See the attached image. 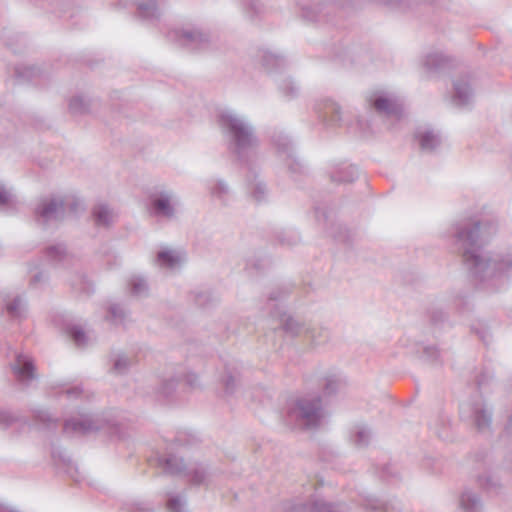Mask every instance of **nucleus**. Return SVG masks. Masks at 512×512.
Masks as SVG:
<instances>
[{"instance_id": "obj_1", "label": "nucleus", "mask_w": 512, "mask_h": 512, "mask_svg": "<svg viewBox=\"0 0 512 512\" xmlns=\"http://www.w3.org/2000/svg\"><path fill=\"white\" fill-rule=\"evenodd\" d=\"M497 231L492 218L473 217L453 226V237L464 247L463 261L476 288L487 294L505 290L512 276V250L484 252L480 246Z\"/></svg>"}, {"instance_id": "obj_2", "label": "nucleus", "mask_w": 512, "mask_h": 512, "mask_svg": "<svg viewBox=\"0 0 512 512\" xmlns=\"http://www.w3.org/2000/svg\"><path fill=\"white\" fill-rule=\"evenodd\" d=\"M218 123L227 140L229 150L248 170L247 188L250 196L258 203L265 202L269 192L266 183L256 172L259 141L254 127L245 116L234 110L221 111Z\"/></svg>"}, {"instance_id": "obj_3", "label": "nucleus", "mask_w": 512, "mask_h": 512, "mask_svg": "<svg viewBox=\"0 0 512 512\" xmlns=\"http://www.w3.org/2000/svg\"><path fill=\"white\" fill-rule=\"evenodd\" d=\"M292 291L291 285H282L276 287L269 295L268 309L273 317L280 320L281 328L291 336H303L309 344L314 347H321L326 344L330 338L329 331L321 326L306 325L293 317L286 315L281 301L288 297Z\"/></svg>"}, {"instance_id": "obj_4", "label": "nucleus", "mask_w": 512, "mask_h": 512, "mask_svg": "<svg viewBox=\"0 0 512 512\" xmlns=\"http://www.w3.org/2000/svg\"><path fill=\"white\" fill-rule=\"evenodd\" d=\"M326 414L318 395H306L287 402L285 423L293 429L314 431L325 422Z\"/></svg>"}, {"instance_id": "obj_5", "label": "nucleus", "mask_w": 512, "mask_h": 512, "mask_svg": "<svg viewBox=\"0 0 512 512\" xmlns=\"http://www.w3.org/2000/svg\"><path fill=\"white\" fill-rule=\"evenodd\" d=\"M327 493L321 483L308 499H294L280 503L274 512H348L346 504H334L327 500Z\"/></svg>"}, {"instance_id": "obj_6", "label": "nucleus", "mask_w": 512, "mask_h": 512, "mask_svg": "<svg viewBox=\"0 0 512 512\" xmlns=\"http://www.w3.org/2000/svg\"><path fill=\"white\" fill-rule=\"evenodd\" d=\"M167 38L180 47L193 52L206 51L211 45L208 32L195 24L172 28L167 32Z\"/></svg>"}, {"instance_id": "obj_7", "label": "nucleus", "mask_w": 512, "mask_h": 512, "mask_svg": "<svg viewBox=\"0 0 512 512\" xmlns=\"http://www.w3.org/2000/svg\"><path fill=\"white\" fill-rule=\"evenodd\" d=\"M158 462L166 473L172 475L184 474L195 485L206 484L210 477V471L205 465L198 463L186 464L183 458L176 454L170 453L161 456Z\"/></svg>"}, {"instance_id": "obj_8", "label": "nucleus", "mask_w": 512, "mask_h": 512, "mask_svg": "<svg viewBox=\"0 0 512 512\" xmlns=\"http://www.w3.org/2000/svg\"><path fill=\"white\" fill-rule=\"evenodd\" d=\"M181 209V198L172 189L159 188L150 196V214L168 221L175 220Z\"/></svg>"}, {"instance_id": "obj_9", "label": "nucleus", "mask_w": 512, "mask_h": 512, "mask_svg": "<svg viewBox=\"0 0 512 512\" xmlns=\"http://www.w3.org/2000/svg\"><path fill=\"white\" fill-rule=\"evenodd\" d=\"M106 421L98 414L85 408H79L75 415L67 418L63 424L66 435H85L103 429Z\"/></svg>"}, {"instance_id": "obj_10", "label": "nucleus", "mask_w": 512, "mask_h": 512, "mask_svg": "<svg viewBox=\"0 0 512 512\" xmlns=\"http://www.w3.org/2000/svg\"><path fill=\"white\" fill-rule=\"evenodd\" d=\"M460 417L471 422L479 432L489 431L492 423V412L480 395L461 403Z\"/></svg>"}, {"instance_id": "obj_11", "label": "nucleus", "mask_w": 512, "mask_h": 512, "mask_svg": "<svg viewBox=\"0 0 512 512\" xmlns=\"http://www.w3.org/2000/svg\"><path fill=\"white\" fill-rule=\"evenodd\" d=\"M272 141L281 158L285 161L288 173L293 180H297L305 172V166L295 155L291 139L283 131L275 132Z\"/></svg>"}, {"instance_id": "obj_12", "label": "nucleus", "mask_w": 512, "mask_h": 512, "mask_svg": "<svg viewBox=\"0 0 512 512\" xmlns=\"http://www.w3.org/2000/svg\"><path fill=\"white\" fill-rule=\"evenodd\" d=\"M2 313L10 320L21 322L28 317L29 304L25 292L11 291L2 296Z\"/></svg>"}, {"instance_id": "obj_13", "label": "nucleus", "mask_w": 512, "mask_h": 512, "mask_svg": "<svg viewBox=\"0 0 512 512\" xmlns=\"http://www.w3.org/2000/svg\"><path fill=\"white\" fill-rule=\"evenodd\" d=\"M65 203L61 198L42 199L35 208L36 221L44 226H50L63 220Z\"/></svg>"}, {"instance_id": "obj_14", "label": "nucleus", "mask_w": 512, "mask_h": 512, "mask_svg": "<svg viewBox=\"0 0 512 512\" xmlns=\"http://www.w3.org/2000/svg\"><path fill=\"white\" fill-rule=\"evenodd\" d=\"M370 105L380 114L400 117L402 103L397 96L391 93L381 92L369 99Z\"/></svg>"}, {"instance_id": "obj_15", "label": "nucleus", "mask_w": 512, "mask_h": 512, "mask_svg": "<svg viewBox=\"0 0 512 512\" xmlns=\"http://www.w3.org/2000/svg\"><path fill=\"white\" fill-rule=\"evenodd\" d=\"M11 368L16 380L23 386H29L36 379L34 362L28 354L17 353Z\"/></svg>"}, {"instance_id": "obj_16", "label": "nucleus", "mask_w": 512, "mask_h": 512, "mask_svg": "<svg viewBox=\"0 0 512 512\" xmlns=\"http://www.w3.org/2000/svg\"><path fill=\"white\" fill-rule=\"evenodd\" d=\"M314 110L319 119L328 127H335L343 121L339 106L331 99L318 101Z\"/></svg>"}, {"instance_id": "obj_17", "label": "nucleus", "mask_w": 512, "mask_h": 512, "mask_svg": "<svg viewBox=\"0 0 512 512\" xmlns=\"http://www.w3.org/2000/svg\"><path fill=\"white\" fill-rule=\"evenodd\" d=\"M453 86V103L459 107H468L474 98V91L468 76L459 77L454 81Z\"/></svg>"}, {"instance_id": "obj_18", "label": "nucleus", "mask_w": 512, "mask_h": 512, "mask_svg": "<svg viewBox=\"0 0 512 512\" xmlns=\"http://www.w3.org/2000/svg\"><path fill=\"white\" fill-rule=\"evenodd\" d=\"M208 189L211 197L223 206H228L233 201V191L224 179H211L208 183Z\"/></svg>"}, {"instance_id": "obj_19", "label": "nucleus", "mask_w": 512, "mask_h": 512, "mask_svg": "<svg viewBox=\"0 0 512 512\" xmlns=\"http://www.w3.org/2000/svg\"><path fill=\"white\" fill-rule=\"evenodd\" d=\"M92 216L95 224L98 227H110L117 219L118 215L106 203H98L92 210Z\"/></svg>"}, {"instance_id": "obj_20", "label": "nucleus", "mask_w": 512, "mask_h": 512, "mask_svg": "<svg viewBox=\"0 0 512 512\" xmlns=\"http://www.w3.org/2000/svg\"><path fill=\"white\" fill-rule=\"evenodd\" d=\"M359 175L358 168L349 163L335 165L330 171V178L333 182L348 183L354 181Z\"/></svg>"}, {"instance_id": "obj_21", "label": "nucleus", "mask_w": 512, "mask_h": 512, "mask_svg": "<svg viewBox=\"0 0 512 512\" xmlns=\"http://www.w3.org/2000/svg\"><path fill=\"white\" fill-rule=\"evenodd\" d=\"M163 1L164 0H138L136 7L139 17L150 22L158 20L161 15L160 4Z\"/></svg>"}, {"instance_id": "obj_22", "label": "nucleus", "mask_w": 512, "mask_h": 512, "mask_svg": "<svg viewBox=\"0 0 512 512\" xmlns=\"http://www.w3.org/2000/svg\"><path fill=\"white\" fill-rule=\"evenodd\" d=\"M371 431L367 425L363 423H356L349 429L348 437L349 441L356 448H365L368 446L371 440Z\"/></svg>"}, {"instance_id": "obj_23", "label": "nucleus", "mask_w": 512, "mask_h": 512, "mask_svg": "<svg viewBox=\"0 0 512 512\" xmlns=\"http://www.w3.org/2000/svg\"><path fill=\"white\" fill-rule=\"evenodd\" d=\"M261 62L269 74H277L278 72H281L286 66V60L284 57L270 50L262 52Z\"/></svg>"}, {"instance_id": "obj_24", "label": "nucleus", "mask_w": 512, "mask_h": 512, "mask_svg": "<svg viewBox=\"0 0 512 512\" xmlns=\"http://www.w3.org/2000/svg\"><path fill=\"white\" fill-rule=\"evenodd\" d=\"M275 82L284 99L290 101L299 96L300 86L290 76H277Z\"/></svg>"}, {"instance_id": "obj_25", "label": "nucleus", "mask_w": 512, "mask_h": 512, "mask_svg": "<svg viewBox=\"0 0 512 512\" xmlns=\"http://www.w3.org/2000/svg\"><path fill=\"white\" fill-rule=\"evenodd\" d=\"M110 360L112 362V371L119 375L126 374L133 365V358L123 351H114L110 356Z\"/></svg>"}, {"instance_id": "obj_26", "label": "nucleus", "mask_w": 512, "mask_h": 512, "mask_svg": "<svg viewBox=\"0 0 512 512\" xmlns=\"http://www.w3.org/2000/svg\"><path fill=\"white\" fill-rule=\"evenodd\" d=\"M416 137L422 151L432 152L441 143L440 136L432 130L417 131Z\"/></svg>"}, {"instance_id": "obj_27", "label": "nucleus", "mask_w": 512, "mask_h": 512, "mask_svg": "<svg viewBox=\"0 0 512 512\" xmlns=\"http://www.w3.org/2000/svg\"><path fill=\"white\" fill-rule=\"evenodd\" d=\"M448 63V56L442 51H432L426 54L423 60V66L429 72L442 69Z\"/></svg>"}, {"instance_id": "obj_28", "label": "nucleus", "mask_w": 512, "mask_h": 512, "mask_svg": "<svg viewBox=\"0 0 512 512\" xmlns=\"http://www.w3.org/2000/svg\"><path fill=\"white\" fill-rule=\"evenodd\" d=\"M460 507L464 512H478L482 508V503L475 492L465 489L460 496Z\"/></svg>"}, {"instance_id": "obj_29", "label": "nucleus", "mask_w": 512, "mask_h": 512, "mask_svg": "<svg viewBox=\"0 0 512 512\" xmlns=\"http://www.w3.org/2000/svg\"><path fill=\"white\" fill-rule=\"evenodd\" d=\"M130 293L138 298L146 297L149 293L147 280L141 275H133L128 281Z\"/></svg>"}, {"instance_id": "obj_30", "label": "nucleus", "mask_w": 512, "mask_h": 512, "mask_svg": "<svg viewBox=\"0 0 512 512\" xmlns=\"http://www.w3.org/2000/svg\"><path fill=\"white\" fill-rule=\"evenodd\" d=\"M181 261V257L178 252L174 250H161L157 253V262L159 266L174 269Z\"/></svg>"}, {"instance_id": "obj_31", "label": "nucleus", "mask_w": 512, "mask_h": 512, "mask_svg": "<svg viewBox=\"0 0 512 512\" xmlns=\"http://www.w3.org/2000/svg\"><path fill=\"white\" fill-rule=\"evenodd\" d=\"M45 255L54 265L65 262L68 259L66 248L63 244H57L47 247Z\"/></svg>"}, {"instance_id": "obj_32", "label": "nucleus", "mask_w": 512, "mask_h": 512, "mask_svg": "<svg viewBox=\"0 0 512 512\" xmlns=\"http://www.w3.org/2000/svg\"><path fill=\"white\" fill-rule=\"evenodd\" d=\"M128 318L126 309L120 304H111L108 308L107 320L115 325L125 324Z\"/></svg>"}, {"instance_id": "obj_33", "label": "nucleus", "mask_w": 512, "mask_h": 512, "mask_svg": "<svg viewBox=\"0 0 512 512\" xmlns=\"http://www.w3.org/2000/svg\"><path fill=\"white\" fill-rule=\"evenodd\" d=\"M168 512H187V501L184 495L171 494L166 501Z\"/></svg>"}, {"instance_id": "obj_34", "label": "nucleus", "mask_w": 512, "mask_h": 512, "mask_svg": "<svg viewBox=\"0 0 512 512\" xmlns=\"http://www.w3.org/2000/svg\"><path fill=\"white\" fill-rule=\"evenodd\" d=\"M67 334L73 340L76 346L83 348L88 343V337L84 330L78 325H69L66 328Z\"/></svg>"}, {"instance_id": "obj_35", "label": "nucleus", "mask_w": 512, "mask_h": 512, "mask_svg": "<svg viewBox=\"0 0 512 512\" xmlns=\"http://www.w3.org/2000/svg\"><path fill=\"white\" fill-rule=\"evenodd\" d=\"M69 111L74 114H84L89 109V101L80 95L74 96L69 101Z\"/></svg>"}, {"instance_id": "obj_36", "label": "nucleus", "mask_w": 512, "mask_h": 512, "mask_svg": "<svg viewBox=\"0 0 512 512\" xmlns=\"http://www.w3.org/2000/svg\"><path fill=\"white\" fill-rule=\"evenodd\" d=\"M478 484L484 488L487 492L496 491L500 483L498 478L488 473L483 476H479L477 479Z\"/></svg>"}, {"instance_id": "obj_37", "label": "nucleus", "mask_w": 512, "mask_h": 512, "mask_svg": "<svg viewBox=\"0 0 512 512\" xmlns=\"http://www.w3.org/2000/svg\"><path fill=\"white\" fill-rule=\"evenodd\" d=\"M127 512H154L153 506L147 501L135 500L125 504Z\"/></svg>"}, {"instance_id": "obj_38", "label": "nucleus", "mask_w": 512, "mask_h": 512, "mask_svg": "<svg viewBox=\"0 0 512 512\" xmlns=\"http://www.w3.org/2000/svg\"><path fill=\"white\" fill-rule=\"evenodd\" d=\"M351 130L366 136L370 133V123L362 116H357L353 123L348 124Z\"/></svg>"}, {"instance_id": "obj_39", "label": "nucleus", "mask_w": 512, "mask_h": 512, "mask_svg": "<svg viewBox=\"0 0 512 512\" xmlns=\"http://www.w3.org/2000/svg\"><path fill=\"white\" fill-rule=\"evenodd\" d=\"M36 420L43 424L47 428H53L57 426V418H55L49 411L47 410H39L35 415Z\"/></svg>"}, {"instance_id": "obj_40", "label": "nucleus", "mask_w": 512, "mask_h": 512, "mask_svg": "<svg viewBox=\"0 0 512 512\" xmlns=\"http://www.w3.org/2000/svg\"><path fill=\"white\" fill-rule=\"evenodd\" d=\"M243 10L249 18H253L260 13L261 4L259 0H241Z\"/></svg>"}, {"instance_id": "obj_41", "label": "nucleus", "mask_w": 512, "mask_h": 512, "mask_svg": "<svg viewBox=\"0 0 512 512\" xmlns=\"http://www.w3.org/2000/svg\"><path fill=\"white\" fill-rule=\"evenodd\" d=\"M15 73L18 79L31 80L40 73V70L33 66H25L17 67Z\"/></svg>"}, {"instance_id": "obj_42", "label": "nucleus", "mask_w": 512, "mask_h": 512, "mask_svg": "<svg viewBox=\"0 0 512 512\" xmlns=\"http://www.w3.org/2000/svg\"><path fill=\"white\" fill-rule=\"evenodd\" d=\"M13 203V193L0 181V207L11 206Z\"/></svg>"}, {"instance_id": "obj_43", "label": "nucleus", "mask_w": 512, "mask_h": 512, "mask_svg": "<svg viewBox=\"0 0 512 512\" xmlns=\"http://www.w3.org/2000/svg\"><path fill=\"white\" fill-rule=\"evenodd\" d=\"M47 276L43 271H36L29 280V285L31 288L39 289L42 288L47 283Z\"/></svg>"}, {"instance_id": "obj_44", "label": "nucleus", "mask_w": 512, "mask_h": 512, "mask_svg": "<svg viewBox=\"0 0 512 512\" xmlns=\"http://www.w3.org/2000/svg\"><path fill=\"white\" fill-rule=\"evenodd\" d=\"M15 420L16 417L9 410L0 408V429H6Z\"/></svg>"}, {"instance_id": "obj_45", "label": "nucleus", "mask_w": 512, "mask_h": 512, "mask_svg": "<svg viewBox=\"0 0 512 512\" xmlns=\"http://www.w3.org/2000/svg\"><path fill=\"white\" fill-rule=\"evenodd\" d=\"M62 393L68 398V399H78L80 398L84 392H83V389L81 388V386L79 385H73V386H69V387H66Z\"/></svg>"}, {"instance_id": "obj_46", "label": "nucleus", "mask_w": 512, "mask_h": 512, "mask_svg": "<svg viewBox=\"0 0 512 512\" xmlns=\"http://www.w3.org/2000/svg\"><path fill=\"white\" fill-rule=\"evenodd\" d=\"M340 380L336 376L325 379L324 392L328 395L333 394L339 387Z\"/></svg>"}, {"instance_id": "obj_47", "label": "nucleus", "mask_w": 512, "mask_h": 512, "mask_svg": "<svg viewBox=\"0 0 512 512\" xmlns=\"http://www.w3.org/2000/svg\"><path fill=\"white\" fill-rule=\"evenodd\" d=\"M439 351L433 346H426L423 348V357L431 362H436L439 358Z\"/></svg>"}, {"instance_id": "obj_48", "label": "nucleus", "mask_w": 512, "mask_h": 512, "mask_svg": "<svg viewBox=\"0 0 512 512\" xmlns=\"http://www.w3.org/2000/svg\"><path fill=\"white\" fill-rule=\"evenodd\" d=\"M72 285L79 291L87 294H89L93 290L91 283L85 277H81L79 285L74 283Z\"/></svg>"}, {"instance_id": "obj_49", "label": "nucleus", "mask_w": 512, "mask_h": 512, "mask_svg": "<svg viewBox=\"0 0 512 512\" xmlns=\"http://www.w3.org/2000/svg\"><path fill=\"white\" fill-rule=\"evenodd\" d=\"M175 379H167L163 382L161 387V393L164 396H169L172 391L175 389Z\"/></svg>"}, {"instance_id": "obj_50", "label": "nucleus", "mask_w": 512, "mask_h": 512, "mask_svg": "<svg viewBox=\"0 0 512 512\" xmlns=\"http://www.w3.org/2000/svg\"><path fill=\"white\" fill-rule=\"evenodd\" d=\"M445 318V313L441 310H435L431 313V322L434 326L444 323Z\"/></svg>"}, {"instance_id": "obj_51", "label": "nucleus", "mask_w": 512, "mask_h": 512, "mask_svg": "<svg viewBox=\"0 0 512 512\" xmlns=\"http://www.w3.org/2000/svg\"><path fill=\"white\" fill-rule=\"evenodd\" d=\"M184 380L185 382L190 386V387H196L197 386V382H198V377L196 374L192 373V372H189L185 375L184 377Z\"/></svg>"}, {"instance_id": "obj_52", "label": "nucleus", "mask_w": 512, "mask_h": 512, "mask_svg": "<svg viewBox=\"0 0 512 512\" xmlns=\"http://www.w3.org/2000/svg\"><path fill=\"white\" fill-rule=\"evenodd\" d=\"M234 384H235L234 378L231 375H228L225 378V382H224L226 392L232 393L234 390Z\"/></svg>"}, {"instance_id": "obj_53", "label": "nucleus", "mask_w": 512, "mask_h": 512, "mask_svg": "<svg viewBox=\"0 0 512 512\" xmlns=\"http://www.w3.org/2000/svg\"><path fill=\"white\" fill-rule=\"evenodd\" d=\"M475 332L479 335L480 339L484 342V343H488L489 340H490V333L488 330L486 329H475Z\"/></svg>"}, {"instance_id": "obj_54", "label": "nucleus", "mask_w": 512, "mask_h": 512, "mask_svg": "<svg viewBox=\"0 0 512 512\" xmlns=\"http://www.w3.org/2000/svg\"><path fill=\"white\" fill-rule=\"evenodd\" d=\"M246 268L247 269H255V270H260L262 268V265L260 264L259 261H256L254 259H247L246 261Z\"/></svg>"}, {"instance_id": "obj_55", "label": "nucleus", "mask_w": 512, "mask_h": 512, "mask_svg": "<svg viewBox=\"0 0 512 512\" xmlns=\"http://www.w3.org/2000/svg\"><path fill=\"white\" fill-rule=\"evenodd\" d=\"M69 207H70V211L73 212V213H77L78 211L80 210H83L84 207H83V203L81 201H73L72 203L69 204Z\"/></svg>"}, {"instance_id": "obj_56", "label": "nucleus", "mask_w": 512, "mask_h": 512, "mask_svg": "<svg viewBox=\"0 0 512 512\" xmlns=\"http://www.w3.org/2000/svg\"><path fill=\"white\" fill-rule=\"evenodd\" d=\"M299 241V237L296 234L291 235L289 238H283L281 239V242L284 244H287L289 246L297 244Z\"/></svg>"}, {"instance_id": "obj_57", "label": "nucleus", "mask_w": 512, "mask_h": 512, "mask_svg": "<svg viewBox=\"0 0 512 512\" xmlns=\"http://www.w3.org/2000/svg\"><path fill=\"white\" fill-rule=\"evenodd\" d=\"M315 213L318 220H320V217H322L324 221L327 219V215L322 209L316 208Z\"/></svg>"}, {"instance_id": "obj_58", "label": "nucleus", "mask_w": 512, "mask_h": 512, "mask_svg": "<svg viewBox=\"0 0 512 512\" xmlns=\"http://www.w3.org/2000/svg\"><path fill=\"white\" fill-rule=\"evenodd\" d=\"M486 377L487 376L485 374H482L480 376V378L478 379L477 383H478L479 388H481V387H483L485 385Z\"/></svg>"}, {"instance_id": "obj_59", "label": "nucleus", "mask_w": 512, "mask_h": 512, "mask_svg": "<svg viewBox=\"0 0 512 512\" xmlns=\"http://www.w3.org/2000/svg\"><path fill=\"white\" fill-rule=\"evenodd\" d=\"M338 5L345 6L350 0H334Z\"/></svg>"}, {"instance_id": "obj_60", "label": "nucleus", "mask_w": 512, "mask_h": 512, "mask_svg": "<svg viewBox=\"0 0 512 512\" xmlns=\"http://www.w3.org/2000/svg\"><path fill=\"white\" fill-rule=\"evenodd\" d=\"M506 429H507V431L512 432V416L509 419Z\"/></svg>"}, {"instance_id": "obj_61", "label": "nucleus", "mask_w": 512, "mask_h": 512, "mask_svg": "<svg viewBox=\"0 0 512 512\" xmlns=\"http://www.w3.org/2000/svg\"><path fill=\"white\" fill-rule=\"evenodd\" d=\"M433 429L435 430V433H437L439 437H444V434L441 431H439L436 427H434Z\"/></svg>"}, {"instance_id": "obj_62", "label": "nucleus", "mask_w": 512, "mask_h": 512, "mask_svg": "<svg viewBox=\"0 0 512 512\" xmlns=\"http://www.w3.org/2000/svg\"><path fill=\"white\" fill-rule=\"evenodd\" d=\"M335 237H336L339 241H340V240H342L341 235H335Z\"/></svg>"}]
</instances>
